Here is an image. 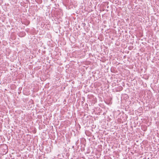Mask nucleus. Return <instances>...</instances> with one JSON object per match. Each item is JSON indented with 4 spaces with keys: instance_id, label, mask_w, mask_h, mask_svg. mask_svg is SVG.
<instances>
[{
    "instance_id": "f257e3e1",
    "label": "nucleus",
    "mask_w": 159,
    "mask_h": 159,
    "mask_svg": "<svg viewBox=\"0 0 159 159\" xmlns=\"http://www.w3.org/2000/svg\"><path fill=\"white\" fill-rule=\"evenodd\" d=\"M120 90H121L123 89V88L121 86H120L119 87Z\"/></svg>"
}]
</instances>
